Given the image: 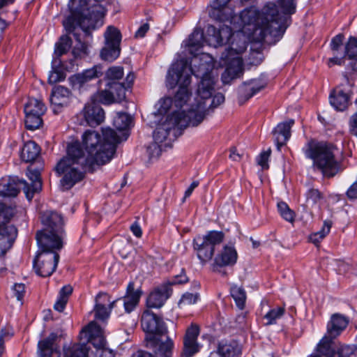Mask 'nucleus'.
<instances>
[{
  "instance_id": "obj_26",
  "label": "nucleus",
  "mask_w": 357,
  "mask_h": 357,
  "mask_svg": "<svg viewBox=\"0 0 357 357\" xmlns=\"http://www.w3.org/2000/svg\"><path fill=\"white\" fill-rule=\"evenodd\" d=\"M266 84L259 79L245 82L238 89V102L242 105L255 94L262 90Z\"/></svg>"
},
{
  "instance_id": "obj_64",
  "label": "nucleus",
  "mask_w": 357,
  "mask_h": 357,
  "mask_svg": "<svg viewBox=\"0 0 357 357\" xmlns=\"http://www.w3.org/2000/svg\"><path fill=\"white\" fill-rule=\"evenodd\" d=\"M347 195L350 199H357V180L348 189Z\"/></svg>"
},
{
  "instance_id": "obj_53",
  "label": "nucleus",
  "mask_w": 357,
  "mask_h": 357,
  "mask_svg": "<svg viewBox=\"0 0 357 357\" xmlns=\"http://www.w3.org/2000/svg\"><path fill=\"white\" fill-rule=\"evenodd\" d=\"M83 331H86L89 333V338L103 335L102 329L94 321H91L88 324V326L83 330Z\"/></svg>"
},
{
  "instance_id": "obj_14",
  "label": "nucleus",
  "mask_w": 357,
  "mask_h": 357,
  "mask_svg": "<svg viewBox=\"0 0 357 357\" xmlns=\"http://www.w3.org/2000/svg\"><path fill=\"white\" fill-rule=\"evenodd\" d=\"M105 46L100 52L102 60L112 62L116 59L121 52V34L114 26H109L105 32Z\"/></svg>"
},
{
  "instance_id": "obj_15",
  "label": "nucleus",
  "mask_w": 357,
  "mask_h": 357,
  "mask_svg": "<svg viewBox=\"0 0 357 357\" xmlns=\"http://www.w3.org/2000/svg\"><path fill=\"white\" fill-rule=\"evenodd\" d=\"M25 126L28 130H34L43 124L42 116L46 111L44 103L36 98H29L24 105Z\"/></svg>"
},
{
  "instance_id": "obj_37",
  "label": "nucleus",
  "mask_w": 357,
  "mask_h": 357,
  "mask_svg": "<svg viewBox=\"0 0 357 357\" xmlns=\"http://www.w3.org/2000/svg\"><path fill=\"white\" fill-rule=\"evenodd\" d=\"M119 90L111 88V86H107L103 90H100L96 94V99L104 105H110L115 102H121L126 99V97L119 98L118 96Z\"/></svg>"
},
{
  "instance_id": "obj_50",
  "label": "nucleus",
  "mask_w": 357,
  "mask_h": 357,
  "mask_svg": "<svg viewBox=\"0 0 357 357\" xmlns=\"http://www.w3.org/2000/svg\"><path fill=\"white\" fill-rule=\"evenodd\" d=\"M278 208L280 215L287 221L293 222L294 221V213L291 211L288 205L283 202L278 204Z\"/></svg>"
},
{
  "instance_id": "obj_56",
  "label": "nucleus",
  "mask_w": 357,
  "mask_h": 357,
  "mask_svg": "<svg viewBox=\"0 0 357 357\" xmlns=\"http://www.w3.org/2000/svg\"><path fill=\"white\" fill-rule=\"evenodd\" d=\"M344 35L338 34L332 38L331 43V50L333 54L338 53L339 51L342 49V45L343 43Z\"/></svg>"
},
{
  "instance_id": "obj_48",
  "label": "nucleus",
  "mask_w": 357,
  "mask_h": 357,
  "mask_svg": "<svg viewBox=\"0 0 357 357\" xmlns=\"http://www.w3.org/2000/svg\"><path fill=\"white\" fill-rule=\"evenodd\" d=\"M331 222L330 221H325L322 229L310 236V240L316 245L321 241L330 231L331 227Z\"/></svg>"
},
{
  "instance_id": "obj_6",
  "label": "nucleus",
  "mask_w": 357,
  "mask_h": 357,
  "mask_svg": "<svg viewBox=\"0 0 357 357\" xmlns=\"http://www.w3.org/2000/svg\"><path fill=\"white\" fill-rule=\"evenodd\" d=\"M204 107L199 105L195 109L186 111L183 107L167 116L165 121L153 132L154 141L162 143L168 137L171 130H182L188 126L195 127L204 119Z\"/></svg>"
},
{
  "instance_id": "obj_13",
  "label": "nucleus",
  "mask_w": 357,
  "mask_h": 357,
  "mask_svg": "<svg viewBox=\"0 0 357 357\" xmlns=\"http://www.w3.org/2000/svg\"><path fill=\"white\" fill-rule=\"evenodd\" d=\"M187 281L188 278L185 275H177L172 281L165 283L157 287L148 296L146 299V306L149 308L161 307L172 294V289L171 286L177 284H183Z\"/></svg>"
},
{
  "instance_id": "obj_23",
  "label": "nucleus",
  "mask_w": 357,
  "mask_h": 357,
  "mask_svg": "<svg viewBox=\"0 0 357 357\" xmlns=\"http://www.w3.org/2000/svg\"><path fill=\"white\" fill-rule=\"evenodd\" d=\"M238 255L234 247L225 245L220 251L211 265L212 271L216 272L220 267L233 266L236 264Z\"/></svg>"
},
{
  "instance_id": "obj_9",
  "label": "nucleus",
  "mask_w": 357,
  "mask_h": 357,
  "mask_svg": "<svg viewBox=\"0 0 357 357\" xmlns=\"http://www.w3.org/2000/svg\"><path fill=\"white\" fill-rule=\"evenodd\" d=\"M15 213V206L0 202V255H3L13 246L17 236V228L9 224Z\"/></svg>"
},
{
  "instance_id": "obj_32",
  "label": "nucleus",
  "mask_w": 357,
  "mask_h": 357,
  "mask_svg": "<svg viewBox=\"0 0 357 357\" xmlns=\"http://www.w3.org/2000/svg\"><path fill=\"white\" fill-rule=\"evenodd\" d=\"M110 296L105 292H100L96 297V305L93 308L95 318L100 320H105L109 317V311L106 305L109 306Z\"/></svg>"
},
{
  "instance_id": "obj_21",
  "label": "nucleus",
  "mask_w": 357,
  "mask_h": 357,
  "mask_svg": "<svg viewBox=\"0 0 357 357\" xmlns=\"http://www.w3.org/2000/svg\"><path fill=\"white\" fill-rule=\"evenodd\" d=\"M232 36V30L227 25H222L216 29L213 25H209L206 29L205 37L206 43L215 47L222 45L225 41H228Z\"/></svg>"
},
{
  "instance_id": "obj_46",
  "label": "nucleus",
  "mask_w": 357,
  "mask_h": 357,
  "mask_svg": "<svg viewBox=\"0 0 357 357\" xmlns=\"http://www.w3.org/2000/svg\"><path fill=\"white\" fill-rule=\"evenodd\" d=\"M132 123V118L126 113H118L114 119L113 124L118 130H126Z\"/></svg>"
},
{
  "instance_id": "obj_30",
  "label": "nucleus",
  "mask_w": 357,
  "mask_h": 357,
  "mask_svg": "<svg viewBox=\"0 0 357 357\" xmlns=\"http://www.w3.org/2000/svg\"><path fill=\"white\" fill-rule=\"evenodd\" d=\"M349 319L340 314L332 315L327 325V335L331 337H337L347 326Z\"/></svg>"
},
{
  "instance_id": "obj_11",
  "label": "nucleus",
  "mask_w": 357,
  "mask_h": 357,
  "mask_svg": "<svg viewBox=\"0 0 357 357\" xmlns=\"http://www.w3.org/2000/svg\"><path fill=\"white\" fill-rule=\"evenodd\" d=\"M123 76L124 71L122 66H112L105 73L107 86H111L112 89L119 90V98L126 97V91L132 87L135 78L134 73L131 72L126 75L125 79Z\"/></svg>"
},
{
  "instance_id": "obj_44",
  "label": "nucleus",
  "mask_w": 357,
  "mask_h": 357,
  "mask_svg": "<svg viewBox=\"0 0 357 357\" xmlns=\"http://www.w3.org/2000/svg\"><path fill=\"white\" fill-rule=\"evenodd\" d=\"M204 43H206V39L201 29H195L190 36L188 41V45L190 47H195L196 50L202 47Z\"/></svg>"
},
{
  "instance_id": "obj_36",
  "label": "nucleus",
  "mask_w": 357,
  "mask_h": 357,
  "mask_svg": "<svg viewBox=\"0 0 357 357\" xmlns=\"http://www.w3.org/2000/svg\"><path fill=\"white\" fill-rule=\"evenodd\" d=\"M59 338L55 333H52L45 339L38 342V357H52L53 352L56 351L54 343Z\"/></svg>"
},
{
  "instance_id": "obj_35",
  "label": "nucleus",
  "mask_w": 357,
  "mask_h": 357,
  "mask_svg": "<svg viewBox=\"0 0 357 357\" xmlns=\"http://www.w3.org/2000/svg\"><path fill=\"white\" fill-rule=\"evenodd\" d=\"M334 337L326 335L317 346V354L312 356L319 357H336L337 344L333 341Z\"/></svg>"
},
{
  "instance_id": "obj_34",
  "label": "nucleus",
  "mask_w": 357,
  "mask_h": 357,
  "mask_svg": "<svg viewBox=\"0 0 357 357\" xmlns=\"http://www.w3.org/2000/svg\"><path fill=\"white\" fill-rule=\"evenodd\" d=\"M241 351V346L234 340H222L218 346L220 357H239Z\"/></svg>"
},
{
  "instance_id": "obj_47",
  "label": "nucleus",
  "mask_w": 357,
  "mask_h": 357,
  "mask_svg": "<svg viewBox=\"0 0 357 357\" xmlns=\"http://www.w3.org/2000/svg\"><path fill=\"white\" fill-rule=\"evenodd\" d=\"M231 296L235 300L237 306L243 309L246 299V295L244 289L242 287L236 285L231 288Z\"/></svg>"
},
{
  "instance_id": "obj_18",
  "label": "nucleus",
  "mask_w": 357,
  "mask_h": 357,
  "mask_svg": "<svg viewBox=\"0 0 357 357\" xmlns=\"http://www.w3.org/2000/svg\"><path fill=\"white\" fill-rule=\"evenodd\" d=\"M63 235L46 230L37 231L36 237L40 248L38 252H58L63 248Z\"/></svg>"
},
{
  "instance_id": "obj_22",
  "label": "nucleus",
  "mask_w": 357,
  "mask_h": 357,
  "mask_svg": "<svg viewBox=\"0 0 357 357\" xmlns=\"http://www.w3.org/2000/svg\"><path fill=\"white\" fill-rule=\"evenodd\" d=\"M81 115L84 119L86 125L91 127L100 125L105 119L104 110L95 102L86 103L81 112Z\"/></svg>"
},
{
  "instance_id": "obj_3",
  "label": "nucleus",
  "mask_w": 357,
  "mask_h": 357,
  "mask_svg": "<svg viewBox=\"0 0 357 357\" xmlns=\"http://www.w3.org/2000/svg\"><path fill=\"white\" fill-rule=\"evenodd\" d=\"M102 134L101 136L96 130H87L82 136L86 158L93 166L103 165L109 162L116 152L117 144L126 140L128 136L124 132L121 137L110 128H102Z\"/></svg>"
},
{
  "instance_id": "obj_51",
  "label": "nucleus",
  "mask_w": 357,
  "mask_h": 357,
  "mask_svg": "<svg viewBox=\"0 0 357 357\" xmlns=\"http://www.w3.org/2000/svg\"><path fill=\"white\" fill-rule=\"evenodd\" d=\"M284 312V309L283 307H277L275 309H273L270 310L265 316L264 319L267 320L266 325L273 324L275 321L281 317Z\"/></svg>"
},
{
  "instance_id": "obj_39",
  "label": "nucleus",
  "mask_w": 357,
  "mask_h": 357,
  "mask_svg": "<svg viewBox=\"0 0 357 357\" xmlns=\"http://www.w3.org/2000/svg\"><path fill=\"white\" fill-rule=\"evenodd\" d=\"M40 151V149L36 142L28 141L21 151V158L25 162H32L38 158Z\"/></svg>"
},
{
  "instance_id": "obj_2",
  "label": "nucleus",
  "mask_w": 357,
  "mask_h": 357,
  "mask_svg": "<svg viewBox=\"0 0 357 357\" xmlns=\"http://www.w3.org/2000/svg\"><path fill=\"white\" fill-rule=\"evenodd\" d=\"M239 17L243 25H253L254 31L259 30L262 40L268 36L281 37L291 23V17L282 15L273 3H268L261 13L255 6L245 8Z\"/></svg>"
},
{
  "instance_id": "obj_12",
  "label": "nucleus",
  "mask_w": 357,
  "mask_h": 357,
  "mask_svg": "<svg viewBox=\"0 0 357 357\" xmlns=\"http://www.w3.org/2000/svg\"><path fill=\"white\" fill-rule=\"evenodd\" d=\"M146 347L152 351V353L139 350L135 352L132 357H172L173 341L169 337H165V340L158 339L155 335L145 338Z\"/></svg>"
},
{
  "instance_id": "obj_63",
  "label": "nucleus",
  "mask_w": 357,
  "mask_h": 357,
  "mask_svg": "<svg viewBox=\"0 0 357 357\" xmlns=\"http://www.w3.org/2000/svg\"><path fill=\"white\" fill-rule=\"evenodd\" d=\"M250 59L252 64L258 65L263 60V55L259 51H253L250 54Z\"/></svg>"
},
{
  "instance_id": "obj_27",
  "label": "nucleus",
  "mask_w": 357,
  "mask_h": 357,
  "mask_svg": "<svg viewBox=\"0 0 357 357\" xmlns=\"http://www.w3.org/2000/svg\"><path fill=\"white\" fill-rule=\"evenodd\" d=\"M40 175V173L38 169L28 168L26 176L32 182L31 186L24 180H18L19 184L23 185V190L29 200H31L35 192H38L42 189V182Z\"/></svg>"
},
{
  "instance_id": "obj_55",
  "label": "nucleus",
  "mask_w": 357,
  "mask_h": 357,
  "mask_svg": "<svg viewBox=\"0 0 357 357\" xmlns=\"http://www.w3.org/2000/svg\"><path fill=\"white\" fill-rule=\"evenodd\" d=\"M159 143L154 141L147 147V153L150 158H158L160 155L162 149Z\"/></svg>"
},
{
  "instance_id": "obj_58",
  "label": "nucleus",
  "mask_w": 357,
  "mask_h": 357,
  "mask_svg": "<svg viewBox=\"0 0 357 357\" xmlns=\"http://www.w3.org/2000/svg\"><path fill=\"white\" fill-rule=\"evenodd\" d=\"M271 149H269L266 151L262 152L257 158V163L260 165L263 169H268V161L271 155Z\"/></svg>"
},
{
  "instance_id": "obj_16",
  "label": "nucleus",
  "mask_w": 357,
  "mask_h": 357,
  "mask_svg": "<svg viewBox=\"0 0 357 357\" xmlns=\"http://www.w3.org/2000/svg\"><path fill=\"white\" fill-rule=\"evenodd\" d=\"M141 325L143 331L147 333L146 337L155 335L158 339L165 340L167 328L164 321L149 310H145L142 316Z\"/></svg>"
},
{
  "instance_id": "obj_40",
  "label": "nucleus",
  "mask_w": 357,
  "mask_h": 357,
  "mask_svg": "<svg viewBox=\"0 0 357 357\" xmlns=\"http://www.w3.org/2000/svg\"><path fill=\"white\" fill-rule=\"evenodd\" d=\"M344 56H348L351 60L350 66L354 71L357 70V38L356 37H349L345 44Z\"/></svg>"
},
{
  "instance_id": "obj_25",
  "label": "nucleus",
  "mask_w": 357,
  "mask_h": 357,
  "mask_svg": "<svg viewBox=\"0 0 357 357\" xmlns=\"http://www.w3.org/2000/svg\"><path fill=\"white\" fill-rule=\"evenodd\" d=\"M70 91L66 87L58 86L53 89L50 102L54 114L60 113L70 103Z\"/></svg>"
},
{
  "instance_id": "obj_7",
  "label": "nucleus",
  "mask_w": 357,
  "mask_h": 357,
  "mask_svg": "<svg viewBox=\"0 0 357 357\" xmlns=\"http://www.w3.org/2000/svg\"><path fill=\"white\" fill-rule=\"evenodd\" d=\"M238 34L234 35L232 33V36L230 38L232 41L229 47L221 54V59L225 61L227 66L225 72L222 74V80L225 84L243 73V61L240 55L246 50L247 44L244 39L238 38Z\"/></svg>"
},
{
  "instance_id": "obj_1",
  "label": "nucleus",
  "mask_w": 357,
  "mask_h": 357,
  "mask_svg": "<svg viewBox=\"0 0 357 357\" xmlns=\"http://www.w3.org/2000/svg\"><path fill=\"white\" fill-rule=\"evenodd\" d=\"M213 68L211 61L204 60L203 56H195L190 67L185 59L177 61L172 65L167 73L166 84L170 89L179 86L174 98V104L176 107H184L190 98L191 93L188 86L191 82V74L202 78L197 95L202 99L211 97L215 83L211 75Z\"/></svg>"
},
{
  "instance_id": "obj_52",
  "label": "nucleus",
  "mask_w": 357,
  "mask_h": 357,
  "mask_svg": "<svg viewBox=\"0 0 357 357\" xmlns=\"http://www.w3.org/2000/svg\"><path fill=\"white\" fill-rule=\"evenodd\" d=\"M322 198V193L317 189H310L306 193V202L310 205L317 204Z\"/></svg>"
},
{
  "instance_id": "obj_59",
  "label": "nucleus",
  "mask_w": 357,
  "mask_h": 357,
  "mask_svg": "<svg viewBox=\"0 0 357 357\" xmlns=\"http://www.w3.org/2000/svg\"><path fill=\"white\" fill-rule=\"evenodd\" d=\"M89 339L90 342L96 348V349L106 348L105 347L106 341L103 335L93 337Z\"/></svg>"
},
{
  "instance_id": "obj_61",
  "label": "nucleus",
  "mask_w": 357,
  "mask_h": 357,
  "mask_svg": "<svg viewBox=\"0 0 357 357\" xmlns=\"http://www.w3.org/2000/svg\"><path fill=\"white\" fill-rule=\"evenodd\" d=\"M15 296L18 301H22L25 294V286L24 284H15L13 287Z\"/></svg>"
},
{
  "instance_id": "obj_49",
  "label": "nucleus",
  "mask_w": 357,
  "mask_h": 357,
  "mask_svg": "<svg viewBox=\"0 0 357 357\" xmlns=\"http://www.w3.org/2000/svg\"><path fill=\"white\" fill-rule=\"evenodd\" d=\"M278 3L282 15L290 16L295 13L296 4L294 0H279Z\"/></svg>"
},
{
  "instance_id": "obj_10",
  "label": "nucleus",
  "mask_w": 357,
  "mask_h": 357,
  "mask_svg": "<svg viewBox=\"0 0 357 357\" xmlns=\"http://www.w3.org/2000/svg\"><path fill=\"white\" fill-rule=\"evenodd\" d=\"M222 231H210L203 236H197L193 241L194 250L202 265L210 261L215 252V246L224 240Z\"/></svg>"
},
{
  "instance_id": "obj_4",
  "label": "nucleus",
  "mask_w": 357,
  "mask_h": 357,
  "mask_svg": "<svg viewBox=\"0 0 357 357\" xmlns=\"http://www.w3.org/2000/svg\"><path fill=\"white\" fill-rule=\"evenodd\" d=\"M95 166L88 162L85 152L78 141L68 144L66 155L55 167L56 172L62 176L60 183L63 190L71 189L84 180L87 172H93Z\"/></svg>"
},
{
  "instance_id": "obj_41",
  "label": "nucleus",
  "mask_w": 357,
  "mask_h": 357,
  "mask_svg": "<svg viewBox=\"0 0 357 357\" xmlns=\"http://www.w3.org/2000/svg\"><path fill=\"white\" fill-rule=\"evenodd\" d=\"M14 180L1 181H0V196L3 197H15L20 192V188Z\"/></svg>"
},
{
  "instance_id": "obj_33",
  "label": "nucleus",
  "mask_w": 357,
  "mask_h": 357,
  "mask_svg": "<svg viewBox=\"0 0 357 357\" xmlns=\"http://www.w3.org/2000/svg\"><path fill=\"white\" fill-rule=\"evenodd\" d=\"M102 75V68L100 66H94L93 68L84 70L81 73L76 74L70 77L74 85L82 86L91 80Z\"/></svg>"
},
{
  "instance_id": "obj_57",
  "label": "nucleus",
  "mask_w": 357,
  "mask_h": 357,
  "mask_svg": "<svg viewBox=\"0 0 357 357\" xmlns=\"http://www.w3.org/2000/svg\"><path fill=\"white\" fill-rule=\"evenodd\" d=\"M198 298L199 295L197 294H192L188 292L183 295L181 299L180 300L179 304L181 305H192L197 302Z\"/></svg>"
},
{
  "instance_id": "obj_17",
  "label": "nucleus",
  "mask_w": 357,
  "mask_h": 357,
  "mask_svg": "<svg viewBox=\"0 0 357 357\" xmlns=\"http://www.w3.org/2000/svg\"><path fill=\"white\" fill-rule=\"evenodd\" d=\"M142 291L135 289V284L130 282L126 289L124 296L112 301L109 305V310L116 309V312L122 314L123 312H131L138 305Z\"/></svg>"
},
{
  "instance_id": "obj_60",
  "label": "nucleus",
  "mask_w": 357,
  "mask_h": 357,
  "mask_svg": "<svg viewBox=\"0 0 357 357\" xmlns=\"http://www.w3.org/2000/svg\"><path fill=\"white\" fill-rule=\"evenodd\" d=\"M346 56H338V53L333 54V56L328 61V67L331 68L334 65L342 66L344 63V57Z\"/></svg>"
},
{
  "instance_id": "obj_5",
  "label": "nucleus",
  "mask_w": 357,
  "mask_h": 357,
  "mask_svg": "<svg viewBox=\"0 0 357 357\" xmlns=\"http://www.w3.org/2000/svg\"><path fill=\"white\" fill-rule=\"evenodd\" d=\"M305 153L312 160L314 170L320 172L324 177L332 178L341 170L340 151L333 144L310 142Z\"/></svg>"
},
{
  "instance_id": "obj_20",
  "label": "nucleus",
  "mask_w": 357,
  "mask_h": 357,
  "mask_svg": "<svg viewBox=\"0 0 357 357\" xmlns=\"http://www.w3.org/2000/svg\"><path fill=\"white\" fill-rule=\"evenodd\" d=\"M199 335V327L195 324H192L187 329L183 337V350L181 356L183 357H192L199 351V344L197 338Z\"/></svg>"
},
{
  "instance_id": "obj_8",
  "label": "nucleus",
  "mask_w": 357,
  "mask_h": 357,
  "mask_svg": "<svg viewBox=\"0 0 357 357\" xmlns=\"http://www.w3.org/2000/svg\"><path fill=\"white\" fill-rule=\"evenodd\" d=\"M75 9L80 13V17L77 20L73 16L68 17L63 22V24L66 30L68 33H76L75 30L77 26L84 32L86 36H90L91 31L96 29L97 24L103 18L105 15L106 10L102 5H95L92 8H85L84 10L81 9L79 2Z\"/></svg>"
},
{
  "instance_id": "obj_19",
  "label": "nucleus",
  "mask_w": 357,
  "mask_h": 357,
  "mask_svg": "<svg viewBox=\"0 0 357 357\" xmlns=\"http://www.w3.org/2000/svg\"><path fill=\"white\" fill-rule=\"evenodd\" d=\"M59 260L58 252H38L33 260V268L37 275L49 277L55 271Z\"/></svg>"
},
{
  "instance_id": "obj_29",
  "label": "nucleus",
  "mask_w": 357,
  "mask_h": 357,
  "mask_svg": "<svg viewBox=\"0 0 357 357\" xmlns=\"http://www.w3.org/2000/svg\"><path fill=\"white\" fill-rule=\"evenodd\" d=\"M42 222L45 226L43 230L64 234L62 216L53 211H47L42 215Z\"/></svg>"
},
{
  "instance_id": "obj_43",
  "label": "nucleus",
  "mask_w": 357,
  "mask_h": 357,
  "mask_svg": "<svg viewBox=\"0 0 357 357\" xmlns=\"http://www.w3.org/2000/svg\"><path fill=\"white\" fill-rule=\"evenodd\" d=\"M72 46V40L67 36H62L55 44L54 54L59 57L68 52Z\"/></svg>"
},
{
  "instance_id": "obj_31",
  "label": "nucleus",
  "mask_w": 357,
  "mask_h": 357,
  "mask_svg": "<svg viewBox=\"0 0 357 357\" xmlns=\"http://www.w3.org/2000/svg\"><path fill=\"white\" fill-rule=\"evenodd\" d=\"M294 124V120L290 119L286 122L280 123L273 131L278 149L280 150L291 136V128Z\"/></svg>"
},
{
  "instance_id": "obj_45",
  "label": "nucleus",
  "mask_w": 357,
  "mask_h": 357,
  "mask_svg": "<svg viewBox=\"0 0 357 357\" xmlns=\"http://www.w3.org/2000/svg\"><path fill=\"white\" fill-rule=\"evenodd\" d=\"M73 36L77 41V44L74 46L72 50V54L74 57L76 59H81L87 56L89 54L87 44L81 41L77 33H74Z\"/></svg>"
},
{
  "instance_id": "obj_42",
  "label": "nucleus",
  "mask_w": 357,
  "mask_h": 357,
  "mask_svg": "<svg viewBox=\"0 0 357 357\" xmlns=\"http://www.w3.org/2000/svg\"><path fill=\"white\" fill-rule=\"evenodd\" d=\"M65 357H87L88 348L86 344H75L72 347L64 348Z\"/></svg>"
},
{
  "instance_id": "obj_28",
  "label": "nucleus",
  "mask_w": 357,
  "mask_h": 357,
  "mask_svg": "<svg viewBox=\"0 0 357 357\" xmlns=\"http://www.w3.org/2000/svg\"><path fill=\"white\" fill-rule=\"evenodd\" d=\"M349 89H347L342 85L337 86L330 95V103L338 111L345 110L349 104Z\"/></svg>"
},
{
  "instance_id": "obj_62",
  "label": "nucleus",
  "mask_w": 357,
  "mask_h": 357,
  "mask_svg": "<svg viewBox=\"0 0 357 357\" xmlns=\"http://www.w3.org/2000/svg\"><path fill=\"white\" fill-rule=\"evenodd\" d=\"M94 357H114L113 351L107 348H100L96 349Z\"/></svg>"
},
{
  "instance_id": "obj_24",
  "label": "nucleus",
  "mask_w": 357,
  "mask_h": 357,
  "mask_svg": "<svg viewBox=\"0 0 357 357\" xmlns=\"http://www.w3.org/2000/svg\"><path fill=\"white\" fill-rule=\"evenodd\" d=\"M231 0H213L210 16L220 21H229L231 23L236 15L234 10L228 6Z\"/></svg>"
},
{
  "instance_id": "obj_38",
  "label": "nucleus",
  "mask_w": 357,
  "mask_h": 357,
  "mask_svg": "<svg viewBox=\"0 0 357 357\" xmlns=\"http://www.w3.org/2000/svg\"><path fill=\"white\" fill-rule=\"evenodd\" d=\"M210 98H208L209 99ZM208 100V98H207ZM206 99H202L198 95H197V104L196 105H193L192 106H190V107H188V106L186 107V108L185 109L186 111H189V110H191V109H195L197 108V106L199 105H202V107H204V117L209 114V111L210 110H213V109L216 108L217 107H218L220 105H221L222 103H223L225 102V96H223V94L220 93H218L217 94H215L213 97V99L211 100V103L210 104V105L208 106V107H206Z\"/></svg>"
},
{
  "instance_id": "obj_54",
  "label": "nucleus",
  "mask_w": 357,
  "mask_h": 357,
  "mask_svg": "<svg viewBox=\"0 0 357 357\" xmlns=\"http://www.w3.org/2000/svg\"><path fill=\"white\" fill-rule=\"evenodd\" d=\"M354 352V348L349 345H337L336 357H349ZM310 357H319L318 356H312Z\"/></svg>"
}]
</instances>
